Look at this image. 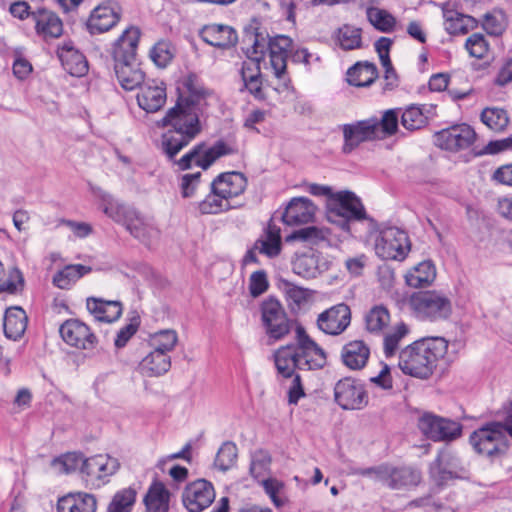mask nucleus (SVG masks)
Segmentation results:
<instances>
[{"label":"nucleus","instance_id":"a19ab883","mask_svg":"<svg viewBox=\"0 0 512 512\" xmlns=\"http://www.w3.org/2000/svg\"><path fill=\"white\" fill-rule=\"evenodd\" d=\"M389 323L390 313L384 305L373 306L365 315V327L369 333L381 335Z\"/></svg>","mask_w":512,"mask_h":512},{"label":"nucleus","instance_id":"6e6d98bb","mask_svg":"<svg viewBox=\"0 0 512 512\" xmlns=\"http://www.w3.org/2000/svg\"><path fill=\"white\" fill-rule=\"evenodd\" d=\"M482 27L489 35L500 36L506 28L505 15L501 11L486 13Z\"/></svg>","mask_w":512,"mask_h":512},{"label":"nucleus","instance_id":"e2e57ef3","mask_svg":"<svg viewBox=\"0 0 512 512\" xmlns=\"http://www.w3.org/2000/svg\"><path fill=\"white\" fill-rule=\"evenodd\" d=\"M261 485L277 508L284 506L285 501L278 496V493L284 488L283 482L276 478H267L261 481Z\"/></svg>","mask_w":512,"mask_h":512},{"label":"nucleus","instance_id":"f257e3e1","mask_svg":"<svg viewBox=\"0 0 512 512\" xmlns=\"http://www.w3.org/2000/svg\"><path fill=\"white\" fill-rule=\"evenodd\" d=\"M177 91L175 105L158 122L159 127L167 128L162 135L161 145L169 160H174L201 133L200 114L207 106V98L212 94L195 74L185 77Z\"/></svg>","mask_w":512,"mask_h":512},{"label":"nucleus","instance_id":"39448f33","mask_svg":"<svg viewBox=\"0 0 512 512\" xmlns=\"http://www.w3.org/2000/svg\"><path fill=\"white\" fill-rule=\"evenodd\" d=\"M141 31L138 27L126 28L113 47L114 71L120 86L132 91L145 82V73L137 63L136 55Z\"/></svg>","mask_w":512,"mask_h":512},{"label":"nucleus","instance_id":"37998d69","mask_svg":"<svg viewBox=\"0 0 512 512\" xmlns=\"http://www.w3.org/2000/svg\"><path fill=\"white\" fill-rule=\"evenodd\" d=\"M238 206L232 205L228 200L222 198L220 193L213 192L212 190L202 201L197 203V208L202 215L218 214Z\"/></svg>","mask_w":512,"mask_h":512},{"label":"nucleus","instance_id":"a878e982","mask_svg":"<svg viewBox=\"0 0 512 512\" xmlns=\"http://www.w3.org/2000/svg\"><path fill=\"white\" fill-rule=\"evenodd\" d=\"M210 187L213 192L220 193L222 198L230 199L241 195L247 187V178L241 172L232 171L219 174Z\"/></svg>","mask_w":512,"mask_h":512},{"label":"nucleus","instance_id":"72a5a7b5","mask_svg":"<svg viewBox=\"0 0 512 512\" xmlns=\"http://www.w3.org/2000/svg\"><path fill=\"white\" fill-rule=\"evenodd\" d=\"M96 508L95 496L83 492L65 495L57 503L58 512H95Z\"/></svg>","mask_w":512,"mask_h":512},{"label":"nucleus","instance_id":"f03ea898","mask_svg":"<svg viewBox=\"0 0 512 512\" xmlns=\"http://www.w3.org/2000/svg\"><path fill=\"white\" fill-rule=\"evenodd\" d=\"M277 375L290 379L294 370H318L326 365L324 350L306 333L303 326L296 327V341L280 346L273 353Z\"/></svg>","mask_w":512,"mask_h":512},{"label":"nucleus","instance_id":"c85d7f7f","mask_svg":"<svg viewBox=\"0 0 512 512\" xmlns=\"http://www.w3.org/2000/svg\"><path fill=\"white\" fill-rule=\"evenodd\" d=\"M328 268V261L320 253H304L292 262L293 272L305 279L316 278Z\"/></svg>","mask_w":512,"mask_h":512},{"label":"nucleus","instance_id":"0e129e2a","mask_svg":"<svg viewBox=\"0 0 512 512\" xmlns=\"http://www.w3.org/2000/svg\"><path fill=\"white\" fill-rule=\"evenodd\" d=\"M140 322L138 317H133L130 323L122 327L117 333L114 339V345L120 349L126 346L127 342L137 332Z\"/></svg>","mask_w":512,"mask_h":512},{"label":"nucleus","instance_id":"2f4dec72","mask_svg":"<svg viewBox=\"0 0 512 512\" xmlns=\"http://www.w3.org/2000/svg\"><path fill=\"white\" fill-rule=\"evenodd\" d=\"M87 310L100 322L112 323L118 320L123 311L121 302L108 301L102 298L88 297L86 300Z\"/></svg>","mask_w":512,"mask_h":512},{"label":"nucleus","instance_id":"9b49d317","mask_svg":"<svg viewBox=\"0 0 512 512\" xmlns=\"http://www.w3.org/2000/svg\"><path fill=\"white\" fill-rule=\"evenodd\" d=\"M408 234L397 227H387L380 231L375 242V253L383 260L402 261L410 251Z\"/></svg>","mask_w":512,"mask_h":512},{"label":"nucleus","instance_id":"c03bdc74","mask_svg":"<svg viewBox=\"0 0 512 512\" xmlns=\"http://www.w3.org/2000/svg\"><path fill=\"white\" fill-rule=\"evenodd\" d=\"M366 15L369 23L382 33H391L396 26L395 17L387 10L378 7L370 8Z\"/></svg>","mask_w":512,"mask_h":512},{"label":"nucleus","instance_id":"8fccbe9b","mask_svg":"<svg viewBox=\"0 0 512 512\" xmlns=\"http://www.w3.org/2000/svg\"><path fill=\"white\" fill-rule=\"evenodd\" d=\"M271 455L268 451L258 449L251 454V462L249 472L251 476L259 480L260 477L266 475L270 471Z\"/></svg>","mask_w":512,"mask_h":512},{"label":"nucleus","instance_id":"4c0bfd02","mask_svg":"<svg viewBox=\"0 0 512 512\" xmlns=\"http://www.w3.org/2000/svg\"><path fill=\"white\" fill-rule=\"evenodd\" d=\"M143 501L149 512H167L169 510L170 492L162 482L154 481Z\"/></svg>","mask_w":512,"mask_h":512},{"label":"nucleus","instance_id":"338daca9","mask_svg":"<svg viewBox=\"0 0 512 512\" xmlns=\"http://www.w3.org/2000/svg\"><path fill=\"white\" fill-rule=\"evenodd\" d=\"M268 287L267 274L264 270H258L252 273L249 280V291L253 297L260 296Z\"/></svg>","mask_w":512,"mask_h":512},{"label":"nucleus","instance_id":"7ed1b4c3","mask_svg":"<svg viewBox=\"0 0 512 512\" xmlns=\"http://www.w3.org/2000/svg\"><path fill=\"white\" fill-rule=\"evenodd\" d=\"M243 41L252 44V54H260L264 58L266 52H269L270 65L279 82L275 90L289 91L291 79L287 73V58L292 45L291 38L285 35L270 37L260 23L253 20L244 28Z\"/></svg>","mask_w":512,"mask_h":512},{"label":"nucleus","instance_id":"a18cd8bd","mask_svg":"<svg viewBox=\"0 0 512 512\" xmlns=\"http://www.w3.org/2000/svg\"><path fill=\"white\" fill-rule=\"evenodd\" d=\"M238 457V448L232 441H225L217 451L214 466L226 472L235 466Z\"/></svg>","mask_w":512,"mask_h":512},{"label":"nucleus","instance_id":"c9c22d12","mask_svg":"<svg viewBox=\"0 0 512 512\" xmlns=\"http://www.w3.org/2000/svg\"><path fill=\"white\" fill-rule=\"evenodd\" d=\"M28 317L21 307H10L3 317V329L7 338L19 340L25 333Z\"/></svg>","mask_w":512,"mask_h":512},{"label":"nucleus","instance_id":"6e6552de","mask_svg":"<svg viewBox=\"0 0 512 512\" xmlns=\"http://www.w3.org/2000/svg\"><path fill=\"white\" fill-rule=\"evenodd\" d=\"M236 152L237 149L235 147L222 139L217 140L210 147L205 142H200L194 145L179 160L175 161V164L182 171L191 169L193 165L207 170L217 159L235 154Z\"/></svg>","mask_w":512,"mask_h":512},{"label":"nucleus","instance_id":"4468645a","mask_svg":"<svg viewBox=\"0 0 512 512\" xmlns=\"http://www.w3.org/2000/svg\"><path fill=\"white\" fill-rule=\"evenodd\" d=\"M420 431L432 441H453L461 436L460 423L432 413H424L418 421Z\"/></svg>","mask_w":512,"mask_h":512},{"label":"nucleus","instance_id":"7c9ffc66","mask_svg":"<svg viewBox=\"0 0 512 512\" xmlns=\"http://www.w3.org/2000/svg\"><path fill=\"white\" fill-rule=\"evenodd\" d=\"M120 464L116 458L109 455H95L82 461L80 471L89 477L102 479L117 472Z\"/></svg>","mask_w":512,"mask_h":512},{"label":"nucleus","instance_id":"774afa93","mask_svg":"<svg viewBox=\"0 0 512 512\" xmlns=\"http://www.w3.org/2000/svg\"><path fill=\"white\" fill-rule=\"evenodd\" d=\"M243 85L240 88L241 92L247 91L256 100H264L266 95L263 91L262 76H248L245 81H242Z\"/></svg>","mask_w":512,"mask_h":512},{"label":"nucleus","instance_id":"c756f323","mask_svg":"<svg viewBox=\"0 0 512 512\" xmlns=\"http://www.w3.org/2000/svg\"><path fill=\"white\" fill-rule=\"evenodd\" d=\"M94 193L100 199L103 213L115 223L125 226L135 208L115 200L111 194L100 188L96 189Z\"/></svg>","mask_w":512,"mask_h":512},{"label":"nucleus","instance_id":"3c124183","mask_svg":"<svg viewBox=\"0 0 512 512\" xmlns=\"http://www.w3.org/2000/svg\"><path fill=\"white\" fill-rule=\"evenodd\" d=\"M481 121L490 129L500 131L508 125L509 119L503 109L486 108L481 113Z\"/></svg>","mask_w":512,"mask_h":512},{"label":"nucleus","instance_id":"412c9836","mask_svg":"<svg viewBox=\"0 0 512 512\" xmlns=\"http://www.w3.org/2000/svg\"><path fill=\"white\" fill-rule=\"evenodd\" d=\"M120 20V7L116 3L107 2L95 7L86 26L91 34H101L112 29Z\"/></svg>","mask_w":512,"mask_h":512},{"label":"nucleus","instance_id":"aec40b11","mask_svg":"<svg viewBox=\"0 0 512 512\" xmlns=\"http://www.w3.org/2000/svg\"><path fill=\"white\" fill-rule=\"evenodd\" d=\"M351 322V310L345 303H339L320 313L317 325L321 331L329 335H339Z\"/></svg>","mask_w":512,"mask_h":512},{"label":"nucleus","instance_id":"cd10ccee","mask_svg":"<svg viewBox=\"0 0 512 512\" xmlns=\"http://www.w3.org/2000/svg\"><path fill=\"white\" fill-rule=\"evenodd\" d=\"M57 56L63 68L72 76L81 77L88 71L85 56L75 48L72 41H66L57 49Z\"/></svg>","mask_w":512,"mask_h":512},{"label":"nucleus","instance_id":"603ef678","mask_svg":"<svg viewBox=\"0 0 512 512\" xmlns=\"http://www.w3.org/2000/svg\"><path fill=\"white\" fill-rule=\"evenodd\" d=\"M408 332V326L401 322L392 332L385 334L383 344L386 358H390L396 353L399 342L408 334Z\"/></svg>","mask_w":512,"mask_h":512},{"label":"nucleus","instance_id":"864d4df0","mask_svg":"<svg viewBox=\"0 0 512 512\" xmlns=\"http://www.w3.org/2000/svg\"><path fill=\"white\" fill-rule=\"evenodd\" d=\"M325 239L324 231L316 226H307L293 231L287 236V241H300L308 244H318Z\"/></svg>","mask_w":512,"mask_h":512},{"label":"nucleus","instance_id":"13d9d810","mask_svg":"<svg viewBox=\"0 0 512 512\" xmlns=\"http://www.w3.org/2000/svg\"><path fill=\"white\" fill-rule=\"evenodd\" d=\"M150 58L158 67H166L173 59L170 44L165 41L156 43L150 51Z\"/></svg>","mask_w":512,"mask_h":512},{"label":"nucleus","instance_id":"9d476101","mask_svg":"<svg viewBox=\"0 0 512 512\" xmlns=\"http://www.w3.org/2000/svg\"><path fill=\"white\" fill-rule=\"evenodd\" d=\"M469 442L479 455L492 458L503 453L506 448V433L502 422L492 421L475 430Z\"/></svg>","mask_w":512,"mask_h":512},{"label":"nucleus","instance_id":"f704fd0d","mask_svg":"<svg viewBox=\"0 0 512 512\" xmlns=\"http://www.w3.org/2000/svg\"><path fill=\"white\" fill-rule=\"evenodd\" d=\"M171 367V357L160 350L153 349L139 363L140 372L148 377L166 374Z\"/></svg>","mask_w":512,"mask_h":512},{"label":"nucleus","instance_id":"bb28decb","mask_svg":"<svg viewBox=\"0 0 512 512\" xmlns=\"http://www.w3.org/2000/svg\"><path fill=\"white\" fill-rule=\"evenodd\" d=\"M32 19L36 33L44 39L59 38L63 33V24L59 16L43 6L33 9Z\"/></svg>","mask_w":512,"mask_h":512},{"label":"nucleus","instance_id":"ddd939ff","mask_svg":"<svg viewBox=\"0 0 512 512\" xmlns=\"http://www.w3.org/2000/svg\"><path fill=\"white\" fill-rule=\"evenodd\" d=\"M467 473L463 460L450 448L440 450L430 465V475L438 486L445 485L449 480L464 478Z\"/></svg>","mask_w":512,"mask_h":512},{"label":"nucleus","instance_id":"ea45409f","mask_svg":"<svg viewBox=\"0 0 512 512\" xmlns=\"http://www.w3.org/2000/svg\"><path fill=\"white\" fill-rule=\"evenodd\" d=\"M436 278V269L432 261L419 263L413 271L406 275V283L414 288L430 285Z\"/></svg>","mask_w":512,"mask_h":512},{"label":"nucleus","instance_id":"1a4fd4ad","mask_svg":"<svg viewBox=\"0 0 512 512\" xmlns=\"http://www.w3.org/2000/svg\"><path fill=\"white\" fill-rule=\"evenodd\" d=\"M261 322L266 335L270 340L279 341L285 338L291 331V320L281 302L269 296L260 305Z\"/></svg>","mask_w":512,"mask_h":512},{"label":"nucleus","instance_id":"2eb2a0df","mask_svg":"<svg viewBox=\"0 0 512 512\" xmlns=\"http://www.w3.org/2000/svg\"><path fill=\"white\" fill-rule=\"evenodd\" d=\"M334 401L343 410H360L368 404V395L360 381L344 377L334 386Z\"/></svg>","mask_w":512,"mask_h":512},{"label":"nucleus","instance_id":"0eeeda50","mask_svg":"<svg viewBox=\"0 0 512 512\" xmlns=\"http://www.w3.org/2000/svg\"><path fill=\"white\" fill-rule=\"evenodd\" d=\"M409 305L416 316L422 320H446L452 314V303L444 294L435 290L414 292Z\"/></svg>","mask_w":512,"mask_h":512},{"label":"nucleus","instance_id":"de8ad7c7","mask_svg":"<svg viewBox=\"0 0 512 512\" xmlns=\"http://www.w3.org/2000/svg\"><path fill=\"white\" fill-rule=\"evenodd\" d=\"M400 108L389 109L384 112L382 118H376V136L383 138L394 135L398 130Z\"/></svg>","mask_w":512,"mask_h":512},{"label":"nucleus","instance_id":"5701e85b","mask_svg":"<svg viewBox=\"0 0 512 512\" xmlns=\"http://www.w3.org/2000/svg\"><path fill=\"white\" fill-rule=\"evenodd\" d=\"M316 206L307 197H294L285 207L281 219L289 226L304 225L314 220Z\"/></svg>","mask_w":512,"mask_h":512},{"label":"nucleus","instance_id":"b1692460","mask_svg":"<svg viewBox=\"0 0 512 512\" xmlns=\"http://www.w3.org/2000/svg\"><path fill=\"white\" fill-rule=\"evenodd\" d=\"M124 227L132 237L148 247L160 236V230L154 221L142 215L136 208Z\"/></svg>","mask_w":512,"mask_h":512},{"label":"nucleus","instance_id":"69168bd1","mask_svg":"<svg viewBox=\"0 0 512 512\" xmlns=\"http://www.w3.org/2000/svg\"><path fill=\"white\" fill-rule=\"evenodd\" d=\"M201 177V172L184 174L181 177L180 189L183 198H191L195 195L201 182Z\"/></svg>","mask_w":512,"mask_h":512},{"label":"nucleus","instance_id":"a211bd4d","mask_svg":"<svg viewBox=\"0 0 512 512\" xmlns=\"http://www.w3.org/2000/svg\"><path fill=\"white\" fill-rule=\"evenodd\" d=\"M215 500V490L211 482L197 479L189 483L182 494V502L189 512H202Z\"/></svg>","mask_w":512,"mask_h":512},{"label":"nucleus","instance_id":"20e7f679","mask_svg":"<svg viewBox=\"0 0 512 512\" xmlns=\"http://www.w3.org/2000/svg\"><path fill=\"white\" fill-rule=\"evenodd\" d=\"M447 349L448 341L443 337L421 338L400 351L398 366L406 375L427 379Z\"/></svg>","mask_w":512,"mask_h":512},{"label":"nucleus","instance_id":"052dcab7","mask_svg":"<svg viewBox=\"0 0 512 512\" xmlns=\"http://www.w3.org/2000/svg\"><path fill=\"white\" fill-rule=\"evenodd\" d=\"M248 60L242 63L240 75L242 81L248 76H262L260 63L264 59L260 54H252V46L247 50Z\"/></svg>","mask_w":512,"mask_h":512},{"label":"nucleus","instance_id":"4d7b16f0","mask_svg":"<svg viewBox=\"0 0 512 512\" xmlns=\"http://www.w3.org/2000/svg\"><path fill=\"white\" fill-rule=\"evenodd\" d=\"M255 249L268 258H275L282 250L281 238L262 236L256 240Z\"/></svg>","mask_w":512,"mask_h":512},{"label":"nucleus","instance_id":"09e8293b","mask_svg":"<svg viewBox=\"0 0 512 512\" xmlns=\"http://www.w3.org/2000/svg\"><path fill=\"white\" fill-rule=\"evenodd\" d=\"M428 117L424 114L422 106L410 105L401 113V124L407 130L413 131L424 127Z\"/></svg>","mask_w":512,"mask_h":512},{"label":"nucleus","instance_id":"680f3d73","mask_svg":"<svg viewBox=\"0 0 512 512\" xmlns=\"http://www.w3.org/2000/svg\"><path fill=\"white\" fill-rule=\"evenodd\" d=\"M471 57L482 59L488 52V43L485 37L480 33L472 34L465 43Z\"/></svg>","mask_w":512,"mask_h":512},{"label":"nucleus","instance_id":"f3484780","mask_svg":"<svg viewBox=\"0 0 512 512\" xmlns=\"http://www.w3.org/2000/svg\"><path fill=\"white\" fill-rule=\"evenodd\" d=\"M376 126V117L342 125L344 139L342 153L348 155L361 143L377 139Z\"/></svg>","mask_w":512,"mask_h":512},{"label":"nucleus","instance_id":"473e14b6","mask_svg":"<svg viewBox=\"0 0 512 512\" xmlns=\"http://www.w3.org/2000/svg\"><path fill=\"white\" fill-rule=\"evenodd\" d=\"M370 349L362 340H353L345 344L341 351L343 364L351 370H360L367 364Z\"/></svg>","mask_w":512,"mask_h":512},{"label":"nucleus","instance_id":"49530a36","mask_svg":"<svg viewBox=\"0 0 512 512\" xmlns=\"http://www.w3.org/2000/svg\"><path fill=\"white\" fill-rule=\"evenodd\" d=\"M136 495V490L131 487L117 491L108 505L107 512H131Z\"/></svg>","mask_w":512,"mask_h":512},{"label":"nucleus","instance_id":"393cba45","mask_svg":"<svg viewBox=\"0 0 512 512\" xmlns=\"http://www.w3.org/2000/svg\"><path fill=\"white\" fill-rule=\"evenodd\" d=\"M199 36L205 43L221 49L234 47L238 42L236 30L224 24L205 25L200 29Z\"/></svg>","mask_w":512,"mask_h":512},{"label":"nucleus","instance_id":"4be33fe9","mask_svg":"<svg viewBox=\"0 0 512 512\" xmlns=\"http://www.w3.org/2000/svg\"><path fill=\"white\" fill-rule=\"evenodd\" d=\"M138 88L137 103L147 113H155L165 105L167 94L163 82L147 80Z\"/></svg>","mask_w":512,"mask_h":512},{"label":"nucleus","instance_id":"5fc2aeb1","mask_svg":"<svg viewBox=\"0 0 512 512\" xmlns=\"http://www.w3.org/2000/svg\"><path fill=\"white\" fill-rule=\"evenodd\" d=\"M177 341L178 336L175 330H160L153 334L151 338V346L153 349H157L168 354L175 348Z\"/></svg>","mask_w":512,"mask_h":512},{"label":"nucleus","instance_id":"dca6fc26","mask_svg":"<svg viewBox=\"0 0 512 512\" xmlns=\"http://www.w3.org/2000/svg\"><path fill=\"white\" fill-rule=\"evenodd\" d=\"M476 132L468 124L453 125L434 134V143L441 149L457 152L469 148L476 140Z\"/></svg>","mask_w":512,"mask_h":512},{"label":"nucleus","instance_id":"423d86ee","mask_svg":"<svg viewBox=\"0 0 512 512\" xmlns=\"http://www.w3.org/2000/svg\"><path fill=\"white\" fill-rule=\"evenodd\" d=\"M327 220L343 231H350V223L368 218L359 197L351 191H339L327 199Z\"/></svg>","mask_w":512,"mask_h":512},{"label":"nucleus","instance_id":"f8f14e48","mask_svg":"<svg viewBox=\"0 0 512 512\" xmlns=\"http://www.w3.org/2000/svg\"><path fill=\"white\" fill-rule=\"evenodd\" d=\"M355 473L362 476L375 474L378 480L394 490L416 486L420 482V474L408 467L381 465L378 467L357 469Z\"/></svg>","mask_w":512,"mask_h":512},{"label":"nucleus","instance_id":"e433bc0d","mask_svg":"<svg viewBox=\"0 0 512 512\" xmlns=\"http://www.w3.org/2000/svg\"><path fill=\"white\" fill-rule=\"evenodd\" d=\"M346 75L350 85L368 87L378 78V69L372 62L359 61L347 70Z\"/></svg>","mask_w":512,"mask_h":512},{"label":"nucleus","instance_id":"79ce46f5","mask_svg":"<svg viewBox=\"0 0 512 512\" xmlns=\"http://www.w3.org/2000/svg\"><path fill=\"white\" fill-rule=\"evenodd\" d=\"M336 40L345 51L359 49L362 47V29L344 24L337 29Z\"/></svg>","mask_w":512,"mask_h":512},{"label":"nucleus","instance_id":"58836bf2","mask_svg":"<svg viewBox=\"0 0 512 512\" xmlns=\"http://www.w3.org/2000/svg\"><path fill=\"white\" fill-rule=\"evenodd\" d=\"M91 267L82 264L67 265L53 276V284L60 289H70L81 277L91 272Z\"/></svg>","mask_w":512,"mask_h":512},{"label":"nucleus","instance_id":"bf43d9fd","mask_svg":"<svg viewBox=\"0 0 512 512\" xmlns=\"http://www.w3.org/2000/svg\"><path fill=\"white\" fill-rule=\"evenodd\" d=\"M282 289L285 293L286 299L290 304L300 306L307 301L309 290L299 287L288 280L282 281Z\"/></svg>","mask_w":512,"mask_h":512},{"label":"nucleus","instance_id":"6ab92c4d","mask_svg":"<svg viewBox=\"0 0 512 512\" xmlns=\"http://www.w3.org/2000/svg\"><path fill=\"white\" fill-rule=\"evenodd\" d=\"M63 341L75 348L90 350L96 347L98 339L90 327L78 319H68L59 328Z\"/></svg>","mask_w":512,"mask_h":512}]
</instances>
